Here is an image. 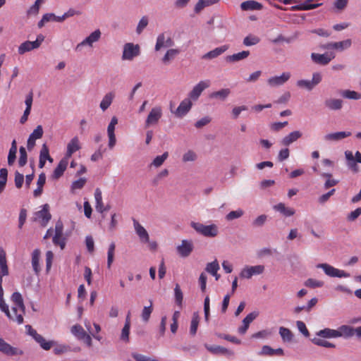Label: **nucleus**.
I'll return each instance as SVG.
<instances>
[{"mask_svg":"<svg viewBox=\"0 0 361 361\" xmlns=\"http://www.w3.org/2000/svg\"><path fill=\"white\" fill-rule=\"evenodd\" d=\"M8 170L5 168L0 169V193L4 190L7 182Z\"/></svg>","mask_w":361,"mask_h":361,"instance_id":"bf43d9fd","label":"nucleus"},{"mask_svg":"<svg viewBox=\"0 0 361 361\" xmlns=\"http://www.w3.org/2000/svg\"><path fill=\"white\" fill-rule=\"evenodd\" d=\"M219 269L220 267L217 259H214L206 265L205 271L212 275H215Z\"/></svg>","mask_w":361,"mask_h":361,"instance_id":"49530a36","label":"nucleus"},{"mask_svg":"<svg viewBox=\"0 0 361 361\" xmlns=\"http://www.w3.org/2000/svg\"><path fill=\"white\" fill-rule=\"evenodd\" d=\"M190 226L200 235L207 238H214L218 235V227L215 224L204 225L200 222L192 221Z\"/></svg>","mask_w":361,"mask_h":361,"instance_id":"f03ea898","label":"nucleus"},{"mask_svg":"<svg viewBox=\"0 0 361 361\" xmlns=\"http://www.w3.org/2000/svg\"><path fill=\"white\" fill-rule=\"evenodd\" d=\"M351 135L350 131H340L331 133L324 136V140L326 142H338Z\"/></svg>","mask_w":361,"mask_h":361,"instance_id":"6ab92c4d","label":"nucleus"},{"mask_svg":"<svg viewBox=\"0 0 361 361\" xmlns=\"http://www.w3.org/2000/svg\"><path fill=\"white\" fill-rule=\"evenodd\" d=\"M68 161L69 160L67 159V158H62L59 163L58 164V165L56 166V167L54 169L52 174H51V178L52 179H54V180H58L59 178H61L64 171H66L67 166H68Z\"/></svg>","mask_w":361,"mask_h":361,"instance_id":"aec40b11","label":"nucleus"},{"mask_svg":"<svg viewBox=\"0 0 361 361\" xmlns=\"http://www.w3.org/2000/svg\"><path fill=\"white\" fill-rule=\"evenodd\" d=\"M274 209L282 214L284 216L289 217L295 214V209L286 207L284 203L280 202L273 207Z\"/></svg>","mask_w":361,"mask_h":361,"instance_id":"c756f323","label":"nucleus"},{"mask_svg":"<svg viewBox=\"0 0 361 361\" xmlns=\"http://www.w3.org/2000/svg\"><path fill=\"white\" fill-rule=\"evenodd\" d=\"M343 105V101L341 99L329 98L324 101V106L330 111H339Z\"/></svg>","mask_w":361,"mask_h":361,"instance_id":"b1692460","label":"nucleus"},{"mask_svg":"<svg viewBox=\"0 0 361 361\" xmlns=\"http://www.w3.org/2000/svg\"><path fill=\"white\" fill-rule=\"evenodd\" d=\"M199 316L197 313H194L192 317L190 327V334L192 336H195L197 333L198 324H199Z\"/></svg>","mask_w":361,"mask_h":361,"instance_id":"603ef678","label":"nucleus"},{"mask_svg":"<svg viewBox=\"0 0 361 361\" xmlns=\"http://www.w3.org/2000/svg\"><path fill=\"white\" fill-rule=\"evenodd\" d=\"M279 334L284 342H290L293 340V334L288 328L281 326L279 328Z\"/></svg>","mask_w":361,"mask_h":361,"instance_id":"37998d69","label":"nucleus"},{"mask_svg":"<svg viewBox=\"0 0 361 361\" xmlns=\"http://www.w3.org/2000/svg\"><path fill=\"white\" fill-rule=\"evenodd\" d=\"M149 302L150 305L149 306L144 307L141 314L142 319L145 322L149 321L150 315L153 310L152 300H149Z\"/></svg>","mask_w":361,"mask_h":361,"instance_id":"6e6d98bb","label":"nucleus"},{"mask_svg":"<svg viewBox=\"0 0 361 361\" xmlns=\"http://www.w3.org/2000/svg\"><path fill=\"white\" fill-rule=\"evenodd\" d=\"M317 336L324 338H336L338 337L337 329L325 328L316 333Z\"/></svg>","mask_w":361,"mask_h":361,"instance_id":"72a5a7b5","label":"nucleus"},{"mask_svg":"<svg viewBox=\"0 0 361 361\" xmlns=\"http://www.w3.org/2000/svg\"><path fill=\"white\" fill-rule=\"evenodd\" d=\"M87 180L85 178H80L79 179L73 181L71 184V189L73 190L81 189L84 187Z\"/></svg>","mask_w":361,"mask_h":361,"instance_id":"774afa93","label":"nucleus"},{"mask_svg":"<svg viewBox=\"0 0 361 361\" xmlns=\"http://www.w3.org/2000/svg\"><path fill=\"white\" fill-rule=\"evenodd\" d=\"M231 93V90L228 88L221 89L218 91L213 92L209 94L211 99H218L221 101L226 100Z\"/></svg>","mask_w":361,"mask_h":361,"instance_id":"e433bc0d","label":"nucleus"},{"mask_svg":"<svg viewBox=\"0 0 361 361\" xmlns=\"http://www.w3.org/2000/svg\"><path fill=\"white\" fill-rule=\"evenodd\" d=\"M244 214V211L242 209H238L235 211H231L226 216L227 221H233L236 219L240 218Z\"/></svg>","mask_w":361,"mask_h":361,"instance_id":"4d7b16f0","label":"nucleus"},{"mask_svg":"<svg viewBox=\"0 0 361 361\" xmlns=\"http://www.w3.org/2000/svg\"><path fill=\"white\" fill-rule=\"evenodd\" d=\"M118 123V118L116 116H113L111 119L110 123L107 127V135L109 137L108 146L110 149H113L116 143V138L114 133L115 127Z\"/></svg>","mask_w":361,"mask_h":361,"instance_id":"ddd939ff","label":"nucleus"},{"mask_svg":"<svg viewBox=\"0 0 361 361\" xmlns=\"http://www.w3.org/2000/svg\"><path fill=\"white\" fill-rule=\"evenodd\" d=\"M302 137V133L299 130H295L289 134H288L286 136H285L281 141V145L284 146H289L293 142L298 140L299 138Z\"/></svg>","mask_w":361,"mask_h":361,"instance_id":"bb28decb","label":"nucleus"},{"mask_svg":"<svg viewBox=\"0 0 361 361\" xmlns=\"http://www.w3.org/2000/svg\"><path fill=\"white\" fill-rule=\"evenodd\" d=\"M259 316L258 311H253L249 313L243 320V326L239 327L238 332L244 334L249 328L250 324Z\"/></svg>","mask_w":361,"mask_h":361,"instance_id":"4be33fe9","label":"nucleus"},{"mask_svg":"<svg viewBox=\"0 0 361 361\" xmlns=\"http://www.w3.org/2000/svg\"><path fill=\"white\" fill-rule=\"evenodd\" d=\"M353 331L354 327L350 325H341L337 329L338 337H343L345 339L352 338L353 336Z\"/></svg>","mask_w":361,"mask_h":361,"instance_id":"a878e982","label":"nucleus"},{"mask_svg":"<svg viewBox=\"0 0 361 361\" xmlns=\"http://www.w3.org/2000/svg\"><path fill=\"white\" fill-rule=\"evenodd\" d=\"M52 242L55 245L60 246L61 250L64 249V247L66 246V238L64 237H63V235H54V236L52 238Z\"/></svg>","mask_w":361,"mask_h":361,"instance_id":"680f3d73","label":"nucleus"},{"mask_svg":"<svg viewBox=\"0 0 361 361\" xmlns=\"http://www.w3.org/2000/svg\"><path fill=\"white\" fill-rule=\"evenodd\" d=\"M352 44V41L350 39L337 42H329L324 45V48L326 49H336L342 51L346 49H348Z\"/></svg>","mask_w":361,"mask_h":361,"instance_id":"412c9836","label":"nucleus"},{"mask_svg":"<svg viewBox=\"0 0 361 361\" xmlns=\"http://www.w3.org/2000/svg\"><path fill=\"white\" fill-rule=\"evenodd\" d=\"M20 157L18 159V164L20 167L24 166L27 163V152L24 147H20L19 149Z\"/></svg>","mask_w":361,"mask_h":361,"instance_id":"e2e57ef3","label":"nucleus"},{"mask_svg":"<svg viewBox=\"0 0 361 361\" xmlns=\"http://www.w3.org/2000/svg\"><path fill=\"white\" fill-rule=\"evenodd\" d=\"M11 300L13 302L12 312L15 314V322L18 324L23 322V314L25 312L22 295L19 292H15L11 295Z\"/></svg>","mask_w":361,"mask_h":361,"instance_id":"f257e3e1","label":"nucleus"},{"mask_svg":"<svg viewBox=\"0 0 361 361\" xmlns=\"http://www.w3.org/2000/svg\"><path fill=\"white\" fill-rule=\"evenodd\" d=\"M264 271V265L246 266L240 272V277L249 279L255 275H259Z\"/></svg>","mask_w":361,"mask_h":361,"instance_id":"6e6552de","label":"nucleus"},{"mask_svg":"<svg viewBox=\"0 0 361 361\" xmlns=\"http://www.w3.org/2000/svg\"><path fill=\"white\" fill-rule=\"evenodd\" d=\"M37 44H35L33 42L31 41H25L23 42L18 49V54L22 55L27 51H30L33 49H37L36 47Z\"/></svg>","mask_w":361,"mask_h":361,"instance_id":"ea45409f","label":"nucleus"},{"mask_svg":"<svg viewBox=\"0 0 361 361\" xmlns=\"http://www.w3.org/2000/svg\"><path fill=\"white\" fill-rule=\"evenodd\" d=\"M250 55L249 51H242L240 52L228 55L226 57V62L235 63L245 59Z\"/></svg>","mask_w":361,"mask_h":361,"instance_id":"c85d7f7f","label":"nucleus"},{"mask_svg":"<svg viewBox=\"0 0 361 361\" xmlns=\"http://www.w3.org/2000/svg\"><path fill=\"white\" fill-rule=\"evenodd\" d=\"M43 135V128L42 126H37L33 132L29 135L27 141V147L31 151L35 145V141Z\"/></svg>","mask_w":361,"mask_h":361,"instance_id":"f3484780","label":"nucleus"},{"mask_svg":"<svg viewBox=\"0 0 361 361\" xmlns=\"http://www.w3.org/2000/svg\"><path fill=\"white\" fill-rule=\"evenodd\" d=\"M94 199L96 202L95 208L98 212L103 213L104 212L109 209V207H105L104 206L102 202V191L99 188H97L94 191Z\"/></svg>","mask_w":361,"mask_h":361,"instance_id":"cd10ccee","label":"nucleus"},{"mask_svg":"<svg viewBox=\"0 0 361 361\" xmlns=\"http://www.w3.org/2000/svg\"><path fill=\"white\" fill-rule=\"evenodd\" d=\"M115 97V94L113 92H109L106 93L104 97L102 98L99 107L103 111H105L112 104V102Z\"/></svg>","mask_w":361,"mask_h":361,"instance_id":"473e14b6","label":"nucleus"},{"mask_svg":"<svg viewBox=\"0 0 361 361\" xmlns=\"http://www.w3.org/2000/svg\"><path fill=\"white\" fill-rule=\"evenodd\" d=\"M180 51L177 49H169L162 59L164 63H167L169 61L173 59L178 54Z\"/></svg>","mask_w":361,"mask_h":361,"instance_id":"8fccbe9b","label":"nucleus"},{"mask_svg":"<svg viewBox=\"0 0 361 361\" xmlns=\"http://www.w3.org/2000/svg\"><path fill=\"white\" fill-rule=\"evenodd\" d=\"M0 274L2 277L8 274L6 254L3 248H0Z\"/></svg>","mask_w":361,"mask_h":361,"instance_id":"2f4dec72","label":"nucleus"},{"mask_svg":"<svg viewBox=\"0 0 361 361\" xmlns=\"http://www.w3.org/2000/svg\"><path fill=\"white\" fill-rule=\"evenodd\" d=\"M324 284V283L322 281L314 279H308L305 282V286L311 288H321Z\"/></svg>","mask_w":361,"mask_h":361,"instance_id":"13d9d810","label":"nucleus"},{"mask_svg":"<svg viewBox=\"0 0 361 361\" xmlns=\"http://www.w3.org/2000/svg\"><path fill=\"white\" fill-rule=\"evenodd\" d=\"M322 80V75L319 72H314L312 74V80H299L296 82V85L302 89H305L307 91L312 90L317 85H319Z\"/></svg>","mask_w":361,"mask_h":361,"instance_id":"20e7f679","label":"nucleus"},{"mask_svg":"<svg viewBox=\"0 0 361 361\" xmlns=\"http://www.w3.org/2000/svg\"><path fill=\"white\" fill-rule=\"evenodd\" d=\"M211 85L209 80L200 81L195 85L192 90L188 94V98L191 100L196 101L202 94V92Z\"/></svg>","mask_w":361,"mask_h":361,"instance_id":"0eeeda50","label":"nucleus"},{"mask_svg":"<svg viewBox=\"0 0 361 361\" xmlns=\"http://www.w3.org/2000/svg\"><path fill=\"white\" fill-rule=\"evenodd\" d=\"M39 257H40L39 250L35 249L32 253V266L33 270L36 274H38L40 271Z\"/></svg>","mask_w":361,"mask_h":361,"instance_id":"4c0bfd02","label":"nucleus"},{"mask_svg":"<svg viewBox=\"0 0 361 361\" xmlns=\"http://www.w3.org/2000/svg\"><path fill=\"white\" fill-rule=\"evenodd\" d=\"M0 310L6 314L8 318L15 322V314L10 312L8 305L5 302L4 296L0 297Z\"/></svg>","mask_w":361,"mask_h":361,"instance_id":"de8ad7c7","label":"nucleus"},{"mask_svg":"<svg viewBox=\"0 0 361 361\" xmlns=\"http://www.w3.org/2000/svg\"><path fill=\"white\" fill-rule=\"evenodd\" d=\"M335 58V55L334 54H317L312 53L311 59L317 64L325 66L327 65L333 59Z\"/></svg>","mask_w":361,"mask_h":361,"instance_id":"2eb2a0df","label":"nucleus"},{"mask_svg":"<svg viewBox=\"0 0 361 361\" xmlns=\"http://www.w3.org/2000/svg\"><path fill=\"white\" fill-rule=\"evenodd\" d=\"M130 326L124 325L121 333L120 339L121 341L128 343L129 342V334H130Z\"/></svg>","mask_w":361,"mask_h":361,"instance_id":"338daca9","label":"nucleus"},{"mask_svg":"<svg viewBox=\"0 0 361 361\" xmlns=\"http://www.w3.org/2000/svg\"><path fill=\"white\" fill-rule=\"evenodd\" d=\"M101 35V31L99 29L95 30L90 35L85 37L81 42L76 45L75 48V51H80L82 48L85 46L92 47L93 44L99 40Z\"/></svg>","mask_w":361,"mask_h":361,"instance_id":"423d86ee","label":"nucleus"},{"mask_svg":"<svg viewBox=\"0 0 361 361\" xmlns=\"http://www.w3.org/2000/svg\"><path fill=\"white\" fill-rule=\"evenodd\" d=\"M140 54V47L138 44L128 42L124 44L122 59L124 61H132L135 57Z\"/></svg>","mask_w":361,"mask_h":361,"instance_id":"39448f33","label":"nucleus"},{"mask_svg":"<svg viewBox=\"0 0 361 361\" xmlns=\"http://www.w3.org/2000/svg\"><path fill=\"white\" fill-rule=\"evenodd\" d=\"M115 248H116V245H115L114 243H111L109 246L108 252H107V267H108V269L111 268V264L114 262Z\"/></svg>","mask_w":361,"mask_h":361,"instance_id":"864d4df0","label":"nucleus"},{"mask_svg":"<svg viewBox=\"0 0 361 361\" xmlns=\"http://www.w3.org/2000/svg\"><path fill=\"white\" fill-rule=\"evenodd\" d=\"M271 335V331L268 329H264L252 334V338L257 339H265Z\"/></svg>","mask_w":361,"mask_h":361,"instance_id":"69168bd1","label":"nucleus"},{"mask_svg":"<svg viewBox=\"0 0 361 361\" xmlns=\"http://www.w3.org/2000/svg\"><path fill=\"white\" fill-rule=\"evenodd\" d=\"M290 72H283L280 75L270 77L267 80V84L271 87H277L283 85L290 78Z\"/></svg>","mask_w":361,"mask_h":361,"instance_id":"9d476101","label":"nucleus"},{"mask_svg":"<svg viewBox=\"0 0 361 361\" xmlns=\"http://www.w3.org/2000/svg\"><path fill=\"white\" fill-rule=\"evenodd\" d=\"M317 268L322 269L325 274L330 277L348 278L350 276V274L345 271L335 268L327 263L318 264Z\"/></svg>","mask_w":361,"mask_h":361,"instance_id":"7ed1b4c3","label":"nucleus"},{"mask_svg":"<svg viewBox=\"0 0 361 361\" xmlns=\"http://www.w3.org/2000/svg\"><path fill=\"white\" fill-rule=\"evenodd\" d=\"M339 94L344 99L358 100L361 99V94L350 90H341Z\"/></svg>","mask_w":361,"mask_h":361,"instance_id":"f704fd0d","label":"nucleus"},{"mask_svg":"<svg viewBox=\"0 0 361 361\" xmlns=\"http://www.w3.org/2000/svg\"><path fill=\"white\" fill-rule=\"evenodd\" d=\"M219 0H199L195 4L194 11L199 13L204 8L218 3Z\"/></svg>","mask_w":361,"mask_h":361,"instance_id":"58836bf2","label":"nucleus"},{"mask_svg":"<svg viewBox=\"0 0 361 361\" xmlns=\"http://www.w3.org/2000/svg\"><path fill=\"white\" fill-rule=\"evenodd\" d=\"M71 332L78 340L82 338V337L87 334L82 326L80 324L73 325L71 329Z\"/></svg>","mask_w":361,"mask_h":361,"instance_id":"a18cd8bd","label":"nucleus"},{"mask_svg":"<svg viewBox=\"0 0 361 361\" xmlns=\"http://www.w3.org/2000/svg\"><path fill=\"white\" fill-rule=\"evenodd\" d=\"M311 341L312 343H314L316 345L324 347L327 348H334L336 347L335 344L333 343H331L328 341L322 339L319 337H314L311 339Z\"/></svg>","mask_w":361,"mask_h":361,"instance_id":"79ce46f5","label":"nucleus"},{"mask_svg":"<svg viewBox=\"0 0 361 361\" xmlns=\"http://www.w3.org/2000/svg\"><path fill=\"white\" fill-rule=\"evenodd\" d=\"M204 347L207 350L213 354H225L228 352L226 348L219 345H209L208 344H204Z\"/></svg>","mask_w":361,"mask_h":361,"instance_id":"3c124183","label":"nucleus"},{"mask_svg":"<svg viewBox=\"0 0 361 361\" xmlns=\"http://www.w3.org/2000/svg\"><path fill=\"white\" fill-rule=\"evenodd\" d=\"M0 353L8 356L22 355L23 354V351L22 350L11 346L2 338H0Z\"/></svg>","mask_w":361,"mask_h":361,"instance_id":"9b49d317","label":"nucleus"},{"mask_svg":"<svg viewBox=\"0 0 361 361\" xmlns=\"http://www.w3.org/2000/svg\"><path fill=\"white\" fill-rule=\"evenodd\" d=\"M168 157V152H165L161 155L157 156L150 164V166H154L155 168L160 167L164 164V162L167 159Z\"/></svg>","mask_w":361,"mask_h":361,"instance_id":"c03bdc74","label":"nucleus"},{"mask_svg":"<svg viewBox=\"0 0 361 361\" xmlns=\"http://www.w3.org/2000/svg\"><path fill=\"white\" fill-rule=\"evenodd\" d=\"M229 47L227 44L222 45L221 47H216L212 51H208L204 54L202 56V59L210 60L213 59H216L222 54H224L226 51L228 49Z\"/></svg>","mask_w":361,"mask_h":361,"instance_id":"5701e85b","label":"nucleus"},{"mask_svg":"<svg viewBox=\"0 0 361 361\" xmlns=\"http://www.w3.org/2000/svg\"><path fill=\"white\" fill-rule=\"evenodd\" d=\"M197 154L192 150H188L183 155L182 160L183 162L194 161L197 159Z\"/></svg>","mask_w":361,"mask_h":361,"instance_id":"0e129e2a","label":"nucleus"},{"mask_svg":"<svg viewBox=\"0 0 361 361\" xmlns=\"http://www.w3.org/2000/svg\"><path fill=\"white\" fill-rule=\"evenodd\" d=\"M149 23L148 17L144 16L141 18L136 27L137 34L140 35L146 28Z\"/></svg>","mask_w":361,"mask_h":361,"instance_id":"052dcab7","label":"nucleus"},{"mask_svg":"<svg viewBox=\"0 0 361 361\" xmlns=\"http://www.w3.org/2000/svg\"><path fill=\"white\" fill-rule=\"evenodd\" d=\"M51 218V215L49 213V206L48 204H44L42 207V209L34 214V221L40 220L41 225L44 227L47 225Z\"/></svg>","mask_w":361,"mask_h":361,"instance_id":"1a4fd4ad","label":"nucleus"},{"mask_svg":"<svg viewBox=\"0 0 361 361\" xmlns=\"http://www.w3.org/2000/svg\"><path fill=\"white\" fill-rule=\"evenodd\" d=\"M262 8L260 3L252 0L245 1L240 4V8L243 11H259Z\"/></svg>","mask_w":361,"mask_h":361,"instance_id":"7c9ffc66","label":"nucleus"},{"mask_svg":"<svg viewBox=\"0 0 361 361\" xmlns=\"http://www.w3.org/2000/svg\"><path fill=\"white\" fill-rule=\"evenodd\" d=\"M134 228L140 240L143 243L149 242V235L146 229L136 220H133Z\"/></svg>","mask_w":361,"mask_h":361,"instance_id":"393cba45","label":"nucleus"},{"mask_svg":"<svg viewBox=\"0 0 361 361\" xmlns=\"http://www.w3.org/2000/svg\"><path fill=\"white\" fill-rule=\"evenodd\" d=\"M162 116V111L160 106L152 109L145 121V127L156 125Z\"/></svg>","mask_w":361,"mask_h":361,"instance_id":"f8f14e48","label":"nucleus"},{"mask_svg":"<svg viewBox=\"0 0 361 361\" xmlns=\"http://www.w3.org/2000/svg\"><path fill=\"white\" fill-rule=\"evenodd\" d=\"M81 148V145L79 138L77 136L73 137L68 143L66 147V152L64 157L67 158L68 160L72 157V155Z\"/></svg>","mask_w":361,"mask_h":361,"instance_id":"4468645a","label":"nucleus"},{"mask_svg":"<svg viewBox=\"0 0 361 361\" xmlns=\"http://www.w3.org/2000/svg\"><path fill=\"white\" fill-rule=\"evenodd\" d=\"M260 42L259 37L254 35H248L243 39V44L246 47H250L257 44Z\"/></svg>","mask_w":361,"mask_h":361,"instance_id":"09e8293b","label":"nucleus"},{"mask_svg":"<svg viewBox=\"0 0 361 361\" xmlns=\"http://www.w3.org/2000/svg\"><path fill=\"white\" fill-rule=\"evenodd\" d=\"M166 36L165 33H161L157 36L155 44V51H159L161 48H165Z\"/></svg>","mask_w":361,"mask_h":361,"instance_id":"5fc2aeb1","label":"nucleus"},{"mask_svg":"<svg viewBox=\"0 0 361 361\" xmlns=\"http://www.w3.org/2000/svg\"><path fill=\"white\" fill-rule=\"evenodd\" d=\"M40 347L45 350H49L55 344L54 341H46V339L40 334L36 335V338L34 339Z\"/></svg>","mask_w":361,"mask_h":361,"instance_id":"c9c22d12","label":"nucleus"},{"mask_svg":"<svg viewBox=\"0 0 361 361\" xmlns=\"http://www.w3.org/2000/svg\"><path fill=\"white\" fill-rule=\"evenodd\" d=\"M174 299L176 304L181 309L183 307V294L178 283L176 284L174 288Z\"/></svg>","mask_w":361,"mask_h":361,"instance_id":"a19ab883","label":"nucleus"},{"mask_svg":"<svg viewBox=\"0 0 361 361\" xmlns=\"http://www.w3.org/2000/svg\"><path fill=\"white\" fill-rule=\"evenodd\" d=\"M192 103L189 98L184 99L175 111V115L178 118L185 116L191 109Z\"/></svg>","mask_w":361,"mask_h":361,"instance_id":"dca6fc26","label":"nucleus"},{"mask_svg":"<svg viewBox=\"0 0 361 361\" xmlns=\"http://www.w3.org/2000/svg\"><path fill=\"white\" fill-rule=\"evenodd\" d=\"M176 249L180 256L187 257L192 252L193 245L191 240H183L181 244Z\"/></svg>","mask_w":361,"mask_h":361,"instance_id":"a211bd4d","label":"nucleus"}]
</instances>
